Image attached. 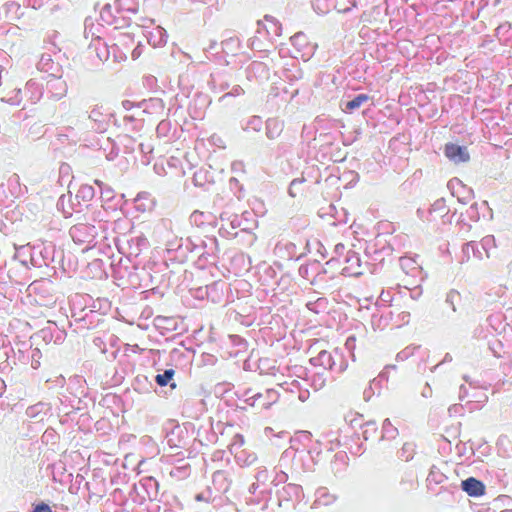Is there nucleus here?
Segmentation results:
<instances>
[{
  "label": "nucleus",
  "instance_id": "48",
  "mask_svg": "<svg viewBox=\"0 0 512 512\" xmlns=\"http://www.w3.org/2000/svg\"><path fill=\"white\" fill-rule=\"evenodd\" d=\"M415 445L413 443H405L398 453L401 460L409 461L413 458Z\"/></svg>",
  "mask_w": 512,
  "mask_h": 512
},
{
  "label": "nucleus",
  "instance_id": "7",
  "mask_svg": "<svg viewBox=\"0 0 512 512\" xmlns=\"http://www.w3.org/2000/svg\"><path fill=\"white\" fill-rule=\"evenodd\" d=\"M148 240L144 235L126 237L119 240L118 249L127 258H137L144 249L148 248Z\"/></svg>",
  "mask_w": 512,
  "mask_h": 512
},
{
  "label": "nucleus",
  "instance_id": "34",
  "mask_svg": "<svg viewBox=\"0 0 512 512\" xmlns=\"http://www.w3.org/2000/svg\"><path fill=\"white\" fill-rule=\"evenodd\" d=\"M91 300V304L90 305H85V307H87L88 309H93V310H96L97 313H100V316H104L106 315L110 309H111V303L110 301H108V299L106 298H98L96 300H93L91 298H89Z\"/></svg>",
  "mask_w": 512,
  "mask_h": 512
},
{
  "label": "nucleus",
  "instance_id": "33",
  "mask_svg": "<svg viewBox=\"0 0 512 512\" xmlns=\"http://www.w3.org/2000/svg\"><path fill=\"white\" fill-rule=\"evenodd\" d=\"M195 186L205 188L206 185L213 183L212 175L206 169L197 170L192 178Z\"/></svg>",
  "mask_w": 512,
  "mask_h": 512
},
{
  "label": "nucleus",
  "instance_id": "3",
  "mask_svg": "<svg viewBox=\"0 0 512 512\" xmlns=\"http://www.w3.org/2000/svg\"><path fill=\"white\" fill-rule=\"evenodd\" d=\"M104 229V223L95 221L94 223H77L69 230V235L75 244L84 245L88 249L96 244V238Z\"/></svg>",
  "mask_w": 512,
  "mask_h": 512
},
{
  "label": "nucleus",
  "instance_id": "63",
  "mask_svg": "<svg viewBox=\"0 0 512 512\" xmlns=\"http://www.w3.org/2000/svg\"><path fill=\"white\" fill-rule=\"evenodd\" d=\"M288 480V475L284 471H279L276 473L275 477L271 481V484L277 486L281 483H285Z\"/></svg>",
  "mask_w": 512,
  "mask_h": 512
},
{
  "label": "nucleus",
  "instance_id": "4",
  "mask_svg": "<svg viewBox=\"0 0 512 512\" xmlns=\"http://www.w3.org/2000/svg\"><path fill=\"white\" fill-rule=\"evenodd\" d=\"M310 363L313 366L323 367L325 370H330L337 374L344 372L348 366L343 352L338 349L333 351L322 350L316 357L310 359Z\"/></svg>",
  "mask_w": 512,
  "mask_h": 512
},
{
  "label": "nucleus",
  "instance_id": "21",
  "mask_svg": "<svg viewBox=\"0 0 512 512\" xmlns=\"http://www.w3.org/2000/svg\"><path fill=\"white\" fill-rule=\"evenodd\" d=\"M461 488L471 497H479L485 494V485L482 481L469 477L461 482Z\"/></svg>",
  "mask_w": 512,
  "mask_h": 512
},
{
  "label": "nucleus",
  "instance_id": "36",
  "mask_svg": "<svg viewBox=\"0 0 512 512\" xmlns=\"http://www.w3.org/2000/svg\"><path fill=\"white\" fill-rule=\"evenodd\" d=\"M327 305L328 301L324 297H319L316 300H310L306 303L307 309L316 314L325 312Z\"/></svg>",
  "mask_w": 512,
  "mask_h": 512
},
{
  "label": "nucleus",
  "instance_id": "62",
  "mask_svg": "<svg viewBox=\"0 0 512 512\" xmlns=\"http://www.w3.org/2000/svg\"><path fill=\"white\" fill-rule=\"evenodd\" d=\"M495 245V239L493 236L489 235L484 237L481 240V248L486 251L487 257H489L488 249Z\"/></svg>",
  "mask_w": 512,
  "mask_h": 512
},
{
  "label": "nucleus",
  "instance_id": "11",
  "mask_svg": "<svg viewBox=\"0 0 512 512\" xmlns=\"http://www.w3.org/2000/svg\"><path fill=\"white\" fill-rule=\"evenodd\" d=\"M278 393L273 389H268L265 393H256L251 395V397L247 398L245 402L254 406L257 402H259L260 406L264 409L270 408V406L278 400Z\"/></svg>",
  "mask_w": 512,
  "mask_h": 512
},
{
  "label": "nucleus",
  "instance_id": "55",
  "mask_svg": "<svg viewBox=\"0 0 512 512\" xmlns=\"http://www.w3.org/2000/svg\"><path fill=\"white\" fill-rule=\"evenodd\" d=\"M124 124L128 127L129 124L132 125V129H140L143 126L142 120L136 119L134 115H126L123 118Z\"/></svg>",
  "mask_w": 512,
  "mask_h": 512
},
{
  "label": "nucleus",
  "instance_id": "12",
  "mask_svg": "<svg viewBox=\"0 0 512 512\" xmlns=\"http://www.w3.org/2000/svg\"><path fill=\"white\" fill-rule=\"evenodd\" d=\"M393 321V311L389 307H379L371 316V325L374 330H383Z\"/></svg>",
  "mask_w": 512,
  "mask_h": 512
},
{
  "label": "nucleus",
  "instance_id": "18",
  "mask_svg": "<svg viewBox=\"0 0 512 512\" xmlns=\"http://www.w3.org/2000/svg\"><path fill=\"white\" fill-rule=\"evenodd\" d=\"M448 186L452 189V194H457L458 201L463 204L468 203V201L474 197V191L466 187L462 181L457 178L451 179Z\"/></svg>",
  "mask_w": 512,
  "mask_h": 512
},
{
  "label": "nucleus",
  "instance_id": "30",
  "mask_svg": "<svg viewBox=\"0 0 512 512\" xmlns=\"http://www.w3.org/2000/svg\"><path fill=\"white\" fill-rule=\"evenodd\" d=\"M138 7L139 5L136 0H116L114 3V8L119 17H124L122 15L124 12L136 14Z\"/></svg>",
  "mask_w": 512,
  "mask_h": 512
},
{
  "label": "nucleus",
  "instance_id": "24",
  "mask_svg": "<svg viewBox=\"0 0 512 512\" xmlns=\"http://www.w3.org/2000/svg\"><path fill=\"white\" fill-rule=\"evenodd\" d=\"M154 234L160 240L169 242L173 237V223L170 219H161L154 227Z\"/></svg>",
  "mask_w": 512,
  "mask_h": 512
},
{
  "label": "nucleus",
  "instance_id": "19",
  "mask_svg": "<svg viewBox=\"0 0 512 512\" xmlns=\"http://www.w3.org/2000/svg\"><path fill=\"white\" fill-rule=\"evenodd\" d=\"M303 497V489L298 484H287L278 492L280 505L283 501H299Z\"/></svg>",
  "mask_w": 512,
  "mask_h": 512
},
{
  "label": "nucleus",
  "instance_id": "58",
  "mask_svg": "<svg viewBox=\"0 0 512 512\" xmlns=\"http://www.w3.org/2000/svg\"><path fill=\"white\" fill-rule=\"evenodd\" d=\"M460 299V294L457 291H450L446 296V303L449 304L452 310L456 311L455 303Z\"/></svg>",
  "mask_w": 512,
  "mask_h": 512
},
{
  "label": "nucleus",
  "instance_id": "25",
  "mask_svg": "<svg viewBox=\"0 0 512 512\" xmlns=\"http://www.w3.org/2000/svg\"><path fill=\"white\" fill-rule=\"evenodd\" d=\"M212 486L219 494L227 492L230 488V480L228 479L227 473L223 470L214 472L212 475Z\"/></svg>",
  "mask_w": 512,
  "mask_h": 512
},
{
  "label": "nucleus",
  "instance_id": "50",
  "mask_svg": "<svg viewBox=\"0 0 512 512\" xmlns=\"http://www.w3.org/2000/svg\"><path fill=\"white\" fill-rule=\"evenodd\" d=\"M52 67H53V61L51 59V56L49 54H42V56L37 64V68L40 71L50 72L52 70Z\"/></svg>",
  "mask_w": 512,
  "mask_h": 512
},
{
  "label": "nucleus",
  "instance_id": "40",
  "mask_svg": "<svg viewBox=\"0 0 512 512\" xmlns=\"http://www.w3.org/2000/svg\"><path fill=\"white\" fill-rule=\"evenodd\" d=\"M100 18L104 23H106L108 25H116L117 26V23H118L117 20H118L119 16L114 15L112 13V6L110 4H106L100 12Z\"/></svg>",
  "mask_w": 512,
  "mask_h": 512
},
{
  "label": "nucleus",
  "instance_id": "26",
  "mask_svg": "<svg viewBox=\"0 0 512 512\" xmlns=\"http://www.w3.org/2000/svg\"><path fill=\"white\" fill-rule=\"evenodd\" d=\"M283 77L290 84H293L303 78V71L299 63L295 60L291 64H287L283 70Z\"/></svg>",
  "mask_w": 512,
  "mask_h": 512
},
{
  "label": "nucleus",
  "instance_id": "42",
  "mask_svg": "<svg viewBox=\"0 0 512 512\" xmlns=\"http://www.w3.org/2000/svg\"><path fill=\"white\" fill-rule=\"evenodd\" d=\"M26 92L31 93L30 99L34 103L39 101L43 95V91L40 85L32 80L27 82Z\"/></svg>",
  "mask_w": 512,
  "mask_h": 512
},
{
  "label": "nucleus",
  "instance_id": "52",
  "mask_svg": "<svg viewBox=\"0 0 512 512\" xmlns=\"http://www.w3.org/2000/svg\"><path fill=\"white\" fill-rule=\"evenodd\" d=\"M217 497H218L217 494H213L212 488L208 487L207 490H205V491H203L201 493H198L195 496V499L197 501H204V502H207V503H211V502H214L217 499Z\"/></svg>",
  "mask_w": 512,
  "mask_h": 512
},
{
  "label": "nucleus",
  "instance_id": "45",
  "mask_svg": "<svg viewBox=\"0 0 512 512\" xmlns=\"http://www.w3.org/2000/svg\"><path fill=\"white\" fill-rule=\"evenodd\" d=\"M102 150L108 161H113L119 154L118 147H116L115 143L110 141L109 138L106 139V147H102Z\"/></svg>",
  "mask_w": 512,
  "mask_h": 512
},
{
  "label": "nucleus",
  "instance_id": "10",
  "mask_svg": "<svg viewBox=\"0 0 512 512\" xmlns=\"http://www.w3.org/2000/svg\"><path fill=\"white\" fill-rule=\"evenodd\" d=\"M88 49L91 54H95L100 61L104 62L109 59L111 52L115 53L117 45L108 47L100 36L94 37V33H92V40Z\"/></svg>",
  "mask_w": 512,
  "mask_h": 512
},
{
  "label": "nucleus",
  "instance_id": "49",
  "mask_svg": "<svg viewBox=\"0 0 512 512\" xmlns=\"http://www.w3.org/2000/svg\"><path fill=\"white\" fill-rule=\"evenodd\" d=\"M171 129H172L171 122L169 120H162L157 125L156 132H157L158 137L168 138Z\"/></svg>",
  "mask_w": 512,
  "mask_h": 512
},
{
  "label": "nucleus",
  "instance_id": "5",
  "mask_svg": "<svg viewBox=\"0 0 512 512\" xmlns=\"http://www.w3.org/2000/svg\"><path fill=\"white\" fill-rule=\"evenodd\" d=\"M159 490V483L153 477H144L138 484L134 485L133 501L138 504H143L145 501L157 500Z\"/></svg>",
  "mask_w": 512,
  "mask_h": 512
},
{
  "label": "nucleus",
  "instance_id": "41",
  "mask_svg": "<svg viewBox=\"0 0 512 512\" xmlns=\"http://www.w3.org/2000/svg\"><path fill=\"white\" fill-rule=\"evenodd\" d=\"M309 381L310 386L315 391H319L326 385L327 378L323 372H315L310 376Z\"/></svg>",
  "mask_w": 512,
  "mask_h": 512
},
{
  "label": "nucleus",
  "instance_id": "20",
  "mask_svg": "<svg viewBox=\"0 0 512 512\" xmlns=\"http://www.w3.org/2000/svg\"><path fill=\"white\" fill-rule=\"evenodd\" d=\"M46 89L51 99L60 100L67 93V84L60 77H56L47 81Z\"/></svg>",
  "mask_w": 512,
  "mask_h": 512
},
{
  "label": "nucleus",
  "instance_id": "35",
  "mask_svg": "<svg viewBox=\"0 0 512 512\" xmlns=\"http://www.w3.org/2000/svg\"><path fill=\"white\" fill-rule=\"evenodd\" d=\"M212 90L215 93H221L230 88L229 81L221 74L211 76Z\"/></svg>",
  "mask_w": 512,
  "mask_h": 512
},
{
  "label": "nucleus",
  "instance_id": "8",
  "mask_svg": "<svg viewBox=\"0 0 512 512\" xmlns=\"http://www.w3.org/2000/svg\"><path fill=\"white\" fill-rule=\"evenodd\" d=\"M72 317L74 321L80 324V328L93 329L96 328L102 321L103 317L96 310L88 309L87 307L81 308L79 311H73Z\"/></svg>",
  "mask_w": 512,
  "mask_h": 512
},
{
  "label": "nucleus",
  "instance_id": "23",
  "mask_svg": "<svg viewBox=\"0 0 512 512\" xmlns=\"http://www.w3.org/2000/svg\"><path fill=\"white\" fill-rule=\"evenodd\" d=\"M94 196L95 189L93 186L88 184L81 185L74 198L79 206L77 211H80L82 206L88 207L89 202L94 198Z\"/></svg>",
  "mask_w": 512,
  "mask_h": 512
},
{
  "label": "nucleus",
  "instance_id": "17",
  "mask_svg": "<svg viewBox=\"0 0 512 512\" xmlns=\"http://www.w3.org/2000/svg\"><path fill=\"white\" fill-rule=\"evenodd\" d=\"M222 221V227L221 229L225 230L229 235L237 236V232L229 231L228 228L231 230H235L237 228H240L241 231H247L250 229L249 226H243V216L239 215H227L226 213L221 214L220 217Z\"/></svg>",
  "mask_w": 512,
  "mask_h": 512
},
{
  "label": "nucleus",
  "instance_id": "51",
  "mask_svg": "<svg viewBox=\"0 0 512 512\" xmlns=\"http://www.w3.org/2000/svg\"><path fill=\"white\" fill-rule=\"evenodd\" d=\"M463 253L467 256H469L470 253H472L474 257L478 259L482 258V252L475 242L466 243L463 248Z\"/></svg>",
  "mask_w": 512,
  "mask_h": 512
},
{
  "label": "nucleus",
  "instance_id": "43",
  "mask_svg": "<svg viewBox=\"0 0 512 512\" xmlns=\"http://www.w3.org/2000/svg\"><path fill=\"white\" fill-rule=\"evenodd\" d=\"M21 94V89L14 87L10 93L3 95L1 100L11 105H19L22 100Z\"/></svg>",
  "mask_w": 512,
  "mask_h": 512
},
{
  "label": "nucleus",
  "instance_id": "39",
  "mask_svg": "<svg viewBox=\"0 0 512 512\" xmlns=\"http://www.w3.org/2000/svg\"><path fill=\"white\" fill-rule=\"evenodd\" d=\"M236 460L241 466H251L256 462L257 456L253 452L242 450L236 453Z\"/></svg>",
  "mask_w": 512,
  "mask_h": 512
},
{
  "label": "nucleus",
  "instance_id": "38",
  "mask_svg": "<svg viewBox=\"0 0 512 512\" xmlns=\"http://www.w3.org/2000/svg\"><path fill=\"white\" fill-rule=\"evenodd\" d=\"M398 435V429L392 425L390 420L386 418L382 424V440L395 439Z\"/></svg>",
  "mask_w": 512,
  "mask_h": 512
},
{
  "label": "nucleus",
  "instance_id": "27",
  "mask_svg": "<svg viewBox=\"0 0 512 512\" xmlns=\"http://www.w3.org/2000/svg\"><path fill=\"white\" fill-rule=\"evenodd\" d=\"M102 106H95L90 112L88 118L95 123L93 128L95 130L103 131L107 126V114L102 111Z\"/></svg>",
  "mask_w": 512,
  "mask_h": 512
},
{
  "label": "nucleus",
  "instance_id": "61",
  "mask_svg": "<svg viewBox=\"0 0 512 512\" xmlns=\"http://www.w3.org/2000/svg\"><path fill=\"white\" fill-rule=\"evenodd\" d=\"M305 181L304 178H296V179H293L289 185V194L292 196V197H295L297 195V188L299 185H301L303 182Z\"/></svg>",
  "mask_w": 512,
  "mask_h": 512
},
{
  "label": "nucleus",
  "instance_id": "57",
  "mask_svg": "<svg viewBox=\"0 0 512 512\" xmlns=\"http://www.w3.org/2000/svg\"><path fill=\"white\" fill-rule=\"evenodd\" d=\"M466 215L469 218V220L473 222H477L480 219L479 211H478V205L477 203H473L467 210Z\"/></svg>",
  "mask_w": 512,
  "mask_h": 512
},
{
  "label": "nucleus",
  "instance_id": "54",
  "mask_svg": "<svg viewBox=\"0 0 512 512\" xmlns=\"http://www.w3.org/2000/svg\"><path fill=\"white\" fill-rule=\"evenodd\" d=\"M244 94V89L240 85H234L229 92H226L219 98V101L222 102L229 97H236Z\"/></svg>",
  "mask_w": 512,
  "mask_h": 512
},
{
  "label": "nucleus",
  "instance_id": "22",
  "mask_svg": "<svg viewBox=\"0 0 512 512\" xmlns=\"http://www.w3.org/2000/svg\"><path fill=\"white\" fill-rule=\"evenodd\" d=\"M338 499L336 494H332L326 487H319L315 491V500L312 504V508H319L321 506H330L335 503Z\"/></svg>",
  "mask_w": 512,
  "mask_h": 512
},
{
  "label": "nucleus",
  "instance_id": "31",
  "mask_svg": "<svg viewBox=\"0 0 512 512\" xmlns=\"http://www.w3.org/2000/svg\"><path fill=\"white\" fill-rule=\"evenodd\" d=\"M163 506V512H181L182 505L178 501V499L174 495L162 494V499L160 500ZM159 510L161 506L158 507Z\"/></svg>",
  "mask_w": 512,
  "mask_h": 512
},
{
  "label": "nucleus",
  "instance_id": "2",
  "mask_svg": "<svg viewBox=\"0 0 512 512\" xmlns=\"http://www.w3.org/2000/svg\"><path fill=\"white\" fill-rule=\"evenodd\" d=\"M28 296L39 306L52 307L58 300L55 283L47 278L33 281L27 288Z\"/></svg>",
  "mask_w": 512,
  "mask_h": 512
},
{
  "label": "nucleus",
  "instance_id": "32",
  "mask_svg": "<svg viewBox=\"0 0 512 512\" xmlns=\"http://www.w3.org/2000/svg\"><path fill=\"white\" fill-rule=\"evenodd\" d=\"M370 97L367 94H358L352 100L345 102L342 110L345 113H352L359 109L364 103L368 102Z\"/></svg>",
  "mask_w": 512,
  "mask_h": 512
},
{
  "label": "nucleus",
  "instance_id": "60",
  "mask_svg": "<svg viewBox=\"0 0 512 512\" xmlns=\"http://www.w3.org/2000/svg\"><path fill=\"white\" fill-rule=\"evenodd\" d=\"M446 210V203H445V200L443 198H440L438 200H436L432 206H431V209H430V212L433 213V212H439L440 214L442 212H444Z\"/></svg>",
  "mask_w": 512,
  "mask_h": 512
},
{
  "label": "nucleus",
  "instance_id": "1",
  "mask_svg": "<svg viewBox=\"0 0 512 512\" xmlns=\"http://www.w3.org/2000/svg\"><path fill=\"white\" fill-rule=\"evenodd\" d=\"M56 253L52 242H40L33 246H21L17 249L15 258H20V264L27 269L28 263L34 267L49 266L55 261Z\"/></svg>",
  "mask_w": 512,
  "mask_h": 512
},
{
  "label": "nucleus",
  "instance_id": "13",
  "mask_svg": "<svg viewBox=\"0 0 512 512\" xmlns=\"http://www.w3.org/2000/svg\"><path fill=\"white\" fill-rule=\"evenodd\" d=\"M445 156L452 162L464 163L470 159L468 150L465 146H460L454 143H448L444 149Z\"/></svg>",
  "mask_w": 512,
  "mask_h": 512
},
{
  "label": "nucleus",
  "instance_id": "28",
  "mask_svg": "<svg viewBox=\"0 0 512 512\" xmlns=\"http://www.w3.org/2000/svg\"><path fill=\"white\" fill-rule=\"evenodd\" d=\"M167 32L164 28L157 26L149 32L147 39L153 47H161L167 42Z\"/></svg>",
  "mask_w": 512,
  "mask_h": 512
},
{
  "label": "nucleus",
  "instance_id": "44",
  "mask_svg": "<svg viewBox=\"0 0 512 512\" xmlns=\"http://www.w3.org/2000/svg\"><path fill=\"white\" fill-rule=\"evenodd\" d=\"M405 288L410 290V296L412 299L417 300L422 295L421 282L417 280H408L405 284Z\"/></svg>",
  "mask_w": 512,
  "mask_h": 512
},
{
  "label": "nucleus",
  "instance_id": "9",
  "mask_svg": "<svg viewBox=\"0 0 512 512\" xmlns=\"http://www.w3.org/2000/svg\"><path fill=\"white\" fill-rule=\"evenodd\" d=\"M291 43L296 50V55L293 58H302L303 61H308L315 52V45L308 42L306 35L302 32H298L291 38Z\"/></svg>",
  "mask_w": 512,
  "mask_h": 512
},
{
  "label": "nucleus",
  "instance_id": "59",
  "mask_svg": "<svg viewBox=\"0 0 512 512\" xmlns=\"http://www.w3.org/2000/svg\"><path fill=\"white\" fill-rule=\"evenodd\" d=\"M204 213L200 211H194L190 215V222L196 226H201L204 224Z\"/></svg>",
  "mask_w": 512,
  "mask_h": 512
},
{
  "label": "nucleus",
  "instance_id": "64",
  "mask_svg": "<svg viewBox=\"0 0 512 512\" xmlns=\"http://www.w3.org/2000/svg\"><path fill=\"white\" fill-rule=\"evenodd\" d=\"M244 444V437L241 434H235L232 438L231 449L241 448Z\"/></svg>",
  "mask_w": 512,
  "mask_h": 512
},
{
  "label": "nucleus",
  "instance_id": "37",
  "mask_svg": "<svg viewBox=\"0 0 512 512\" xmlns=\"http://www.w3.org/2000/svg\"><path fill=\"white\" fill-rule=\"evenodd\" d=\"M263 126V121L259 116H252L248 120L242 123L241 127L244 131H261Z\"/></svg>",
  "mask_w": 512,
  "mask_h": 512
},
{
  "label": "nucleus",
  "instance_id": "56",
  "mask_svg": "<svg viewBox=\"0 0 512 512\" xmlns=\"http://www.w3.org/2000/svg\"><path fill=\"white\" fill-rule=\"evenodd\" d=\"M418 347L408 346L396 355L397 361H404L411 357Z\"/></svg>",
  "mask_w": 512,
  "mask_h": 512
},
{
  "label": "nucleus",
  "instance_id": "29",
  "mask_svg": "<svg viewBox=\"0 0 512 512\" xmlns=\"http://www.w3.org/2000/svg\"><path fill=\"white\" fill-rule=\"evenodd\" d=\"M283 130V122L276 118H269L265 123V134L268 139L278 138Z\"/></svg>",
  "mask_w": 512,
  "mask_h": 512
},
{
  "label": "nucleus",
  "instance_id": "46",
  "mask_svg": "<svg viewBox=\"0 0 512 512\" xmlns=\"http://www.w3.org/2000/svg\"><path fill=\"white\" fill-rule=\"evenodd\" d=\"M144 110L143 112L147 110H152L154 112H162L164 110V103L159 98H151L148 101L144 102Z\"/></svg>",
  "mask_w": 512,
  "mask_h": 512
},
{
  "label": "nucleus",
  "instance_id": "16",
  "mask_svg": "<svg viewBox=\"0 0 512 512\" xmlns=\"http://www.w3.org/2000/svg\"><path fill=\"white\" fill-rule=\"evenodd\" d=\"M346 266L342 269V274L347 276H358L361 275V259L358 253L349 250L345 255Z\"/></svg>",
  "mask_w": 512,
  "mask_h": 512
},
{
  "label": "nucleus",
  "instance_id": "15",
  "mask_svg": "<svg viewBox=\"0 0 512 512\" xmlns=\"http://www.w3.org/2000/svg\"><path fill=\"white\" fill-rule=\"evenodd\" d=\"M269 68L261 61H253L246 68V77L248 80L263 81L269 78Z\"/></svg>",
  "mask_w": 512,
  "mask_h": 512
},
{
  "label": "nucleus",
  "instance_id": "53",
  "mask_svg": "<svg viewBox=\"0 0 512 512\" xmlns=\"http://www.w3.org/2000/svg\"><path fill=\"white\" fill-rule=\"evenodd\" d=\"M334 256L331 257L330 260L326 262V265H333L334 263H338V258L343 256L345 253V246L342 243H338L334 247Z\"/></svg>",
  "mask_w": 512,
  "mask_h": 512
},
{
  "label": "nucleus",
  "instance_id": "14",
  "mask_svg": "<svg viewBox=\"0 0 512 512\" xmlns=\"http://www.w3.org/2000/svg\"><path fill=\"white\" fill-rule=\"evenodd\" d=\"M400 267L403 272L413 278L414 280L419 279L420 282L424 280L422 267L417 263L414 258L401 257L399 259Z\"/></svg>",
  "mask_w": 512,
  "mask_h": 512
},
{
  "label": "nucleus",
  "instance_id": "6",
  "mask_svg": "<svg viewBox=\"0 0 512 512\" xmlns=\"http://www.w3.org/2000/svg\"><path fill=\"white\" fill-rule=\"evenodd\" d=\"M254 478L255 482L249 486V493L257 495L267 502L271 495V483H269L270 475L267 468L265 466L257 467Z\"/></svg>",
  "mask_w": 512,
  "mask_h": 512
},
{
  "label": "nucleus",
  "instance_id": "47",
  "mask_svg": "<svg viewBox=\"0 0 512 512\" xmlns=\"http://www.w3.org/2000/svg\"><path fill=\"white\" fill-rule=\"evenodd\" d=\"M174 374L175 371L173 369H167L162 374L155 376V382L161 387L166 386L172 380Z\"/></svg>",
  "mask_w": 512,
  "mask_h": 512
}]
</instances>
